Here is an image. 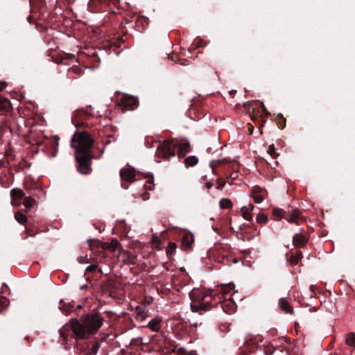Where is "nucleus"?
<instances>
[{
	"label": "nucleus",
	"instance_id": "f257e3e1",
	"mask_svg": "<svg viewBox=\"0 0 355 355\" xmlns=\"http://www.w3.org/2000/svg\"><path fill=\"white\" fill-rule=\"evenodd\" d=\"M104 320L101 314L94 310L83 315L80 320L77 318L71 319L69 323L59 329L61 345L64 349H70L73 343L69 339V334L71 333L78 338H83L88 335L94 336L102 327Z\"/></svg>",
	"mask_w": 355,
	"mask_h": 355
},
{
	"label": "nucleus",
	"instance_id": "f03ea898",
	"mask_svg": "<svg viewBox=\"0 0 355 355\" xmlns=\"http://www.w3.org/2000/svg\"><path fill=\"white\" fill-rule=\"evenodd\" d=\"M94 139L86 131L76 132L71 141V146L76 150L75 158L78 171L84 175L92 172V159L94 158L92 149Z\"/></svg>",
	"mask_w": 355,
	"mask_h": 355
},
{
	"label": "nucleus",
	"instance_id": "7ed1b4c3",
	"mask_svg": "<svg viewBox=\"0 0 355 355\" xmlns=\"http://www.w3.org/2000/svg\"><path fill=\"white\" fill-rule=\"evenodd\" d=\"M189 296L192 300L191 310L192 312H198L200 314L218 306H220L224 312L229 314L234 313L236 309V304L231 298L223 302H216V297L213 296L212 291L203 293L198 289L193 290Z\"/></svg>",
	"mask_w": 355,
	"mask_h": 355
},
{
	"label": "nucleus",
	"instance_id": "20e7f679",
	"mask_svg": "<svg viewBox=\"0 0 355 355\" xmlns=\"http://www.w3.org/2000/svg\"><path fill=\"white\" fill-rule=\"evenodd\" d=\"M175 149H178V155L182 158L191 150V147L187 140L178 141L176 139L164 140L159 144L156 150V156L164 160H168L175 156Z\"/></svg>",
	"mask_w": 355,
	"mask_h": 355
},
{
	"label": "nucleus",
	"instance_id": "39448f33",
	"mask_svg": "<svg viewBox=\"0 0 355 355\" xmlns=\"http://www.w3.org/2000/svg\"><path fill=\"white\" fill-rule=\"evenodd\" d=\"M74 339V348L78 355H96L101 347L102 340L96 336L88 335L83 338L69 334V339Z\"/></svg>",
	"mask_w": 355,
	"mask_h": 355
},
{
	"label": "nucleus",
	"instance_id": "423d86ee",
	"mask_svg": "<svg viewBox=\"0 0 355 355\" xmlns=\"http://www.w3.org/2000/svg\"><path fill=\"white\" fill-rule=\"evenodd\" d=\"M272 215L277 219L284 218L288 222L297 225L306 220L305 218L301 215V211L293 207H288L287 211L280 208H274L272 209Z\"/></svg>",
	"mask_w": 355,
	"mask_h": 355
},
{
	"label": "nucleus",
	"instance_id": "0eeeda50",
	"mask_svg": "<svg viewBox=\"0 0 355 355\" xmlns=\"http://www.w3.org/2000/svg\"><path fill=\"white\" fill-rule=\"evenodd\" d=\"M59 137L55 136L51 139L44 138L37 141V145L41 147V150L44 151L49 157H55L58 152Z\"/></svg>",
	"mask_w": 355,
	"mask_h": 355
},
{
	"label": "nucleus",
	"instance_id": "6e6552de",
	"mask_svg": "<svg viewBox=\"0 0 355 355\" xmlns=\"http://www.w3.org/2000/svg\"><path fill=\"white\" fill-rule=\"evenodd\" d=\"M227 247L217 245L207 251V257L209 259L221 263L222 260L227 254Z\"/></svg>",
	"mask_w": 355,
	"mask_h": 355
},
{
	"label": "nucleus",
	"instance_id": "1a4fd4ad",
	"mask_svg": "<svg viewBox=\"0 0 355 355\" xmlns=\"http://www.w3.org/2000/svg\"><path fill=\"white\" fill-rule=\"evenodd\" d=\"M119 105L123 112L133 110L139 106V101L137 97L125 94L120 98Z\"/></svg>",
	"mask_w": 355,
	"mask_h": 355
},
{
	"label": "nucleus",
	"instance_id": "9d476101",
	"mask_svg": "<svg viewBox=\"0 0 355 355\" xmlns=\"http://www.w3.org/2000/svg\"><path fill=\"white\" fill-rule=\"evenodd\" d=\"M119 174L121 180V187L124 189H128V183L133 182L136 180V172L132 168H121Z\"/></svg>",
	"mask_w": 355,
	"mask_h": 355
},
{
	"label": "nucleus",
	"instance_id": "9b49d317",
	"mask_svg": "<svg viewBox=\"0 0 355 355\" xmlns=\"http://www.w3.org/2000/svg\"><path fill=\"white\" fill-rule=\"evenodd\" d=\"M90 114L83 109L77 110L71 119L73 124L77 128H81L84 126V120L88 119Z\"/></svg>",
	"mask_w": 355,
	"mask_h": 355
},
{
	"label": "nucleus",
	"instance_id": "f8f14e48",
	"mask_svg": "<svg viewBox=\"0 0 355 355\" xmlns=\"http://www.w3.org/2000/svg\"><path fill=\"white\" fill-rule=\"evenodd\" d=\"M234 288H235V285L233 283L218 285L217 288L215 291L214 295H221V297H218L219 299H220L221 297L231 298V297H232L231 292L233 290H234Z\"/></svg>",
	"mask_w": 355,
	"mask_h": 355
},
{
	"label": "nucleus",
	"instance_id": "ddd939ff",
	"mask_svg": "<svg viewBox=\"0 0 355 355\" xmlns=\"http://www.w3.org/2000/svg\"><path fill=\"white\" fill-rule=\"evenodd\" d=\"M188 114L193 120L196 121L200 120L206 115L205 110L201 107V106L193 104L191 105L188 110Z\"/></svg>",
	"mask_w": 355,
	"mask_h": 355
},
{
	"label": "nucleus",
	"instance_id": "4468645a",
	"mask_svg": "<svg viewBox=\"0 0 355 355\" xmlns=\"http://www.w3.org/2000/svg\"><path fill=\"white\" fill-rule=\"evenodd\" d=\"M124 42L125 40L123 37L118 36L117 37H114L107 40L105 44H103V47L107 49H113V51L118 54L119 52H117L116 50L119 49L121 46V44H124Z\"/></svg>",
	"mask_w": 355,
	"mask_h": 355
},
{
	"label": "nucleus",
	"instance_id": "2eb2a0df",
	"mask_svg": "<svg viewBox=\"0 0 355 355\" xmlns=\"http://www.w3.org/2000/svg\"><path fill=\"white\" fill-rule=\"evenodd\" d=\"M194 243L193 235L190 232L184 233L181 239V248L184 251H190Z\"/></svg>",
	"mask_w": 355,
	"mask_h": 355
},
{
	"label": "nucleus",
	"instance_id": "dca6fc26",
	"mask_svg": "<svg viewBox=\"0 0 355 355\" xmlns=\"http://www.w3.org/2000/svg\"><path fill=\"white\" fill-rule=\"evenodd\" d=\"M267 196V191L259 186H255L252 190V196L254 202L261 203Z\"/></svg>",
	"mask_w": 355,
	"mask_h": 355
},
{
	"label": "nucleus",
	"instance_id": "f3484780",
	"mask_svg": "<svg viewBox=\"0 0 355 355\" xmlns=\"http://www.w3.org/2000/svg\"><path fill=\"white\" fill-rule=\"evenodd\" d=\"M308 241L309 238L303 233L295 234L293 237V245L296 248H304Z\"/></svg>",
	"mask_w": 355,
	"mask_h": 355
},
{
	"label": "nucleus",
	"instance_id": "a211bd4d",
	"mask_svg": "<svg viewBox=\"0 0 355 355\" xmlns=\"http://www.w3.org/2000/svg\"><path fill=\"white\" fill-rule=\"evenodd\" d=\"M59 304L60 310L65 315H68L75 310V302L73 300L69 302L65 300H60Z\"/></svg>",
	"mask_w": 355,
	"mask_h": 355
},
{
	"label": "nucleus",
	"instance_id": "6ab92c4d",
	"mask_svg": "<svg viewBox=\"0 0 355 355\" xmlns=\"http://www.w3.org/2000/svg\"><path fill=\"white\" fill-rule=\"evenodd\" d=\"M12 181L13 174L12 173L8 174L4 171L1 172L0 174V185L3 187L8 188L12 184Z\"/></svg>",
	"mask_w": 355,
	"mask_h": 355
},
{
	"label": "nucleus",
	"instance_id": "aec40b11",
	"mask_svg": "<svg viewBox=\"0 0 355 355\" xmlns=\"http://www.w3.org/2000/svg\"><path fill=\"white\" fill-rule=\"evenodd\" d=\"M254 208V206L250 203L248 206H243L241 209V215L247 220H252V211H253Z\"/></svg>",
	"mask_w": 355,
	"mask_h": 355
},
{
	"label": "nucleus",
	"instance_id": "412c9836",
	"mask_svg": "<svg viewBox=\"0 0 355 355\" xmlns=\"http://www.w3.org/2000/svg\"><path fill=\"white\" fill-rule=\"evenodd\" d=\"M149 19L145 16L139 15L135 21V26L139 31H143L148 25Z\"/></svg>",
	"mask_w": 355,
	"mask_h": 355
},
{
	"label": "nucleus",
	"instance_id": "4be33fe9",
	"mask_svg": "<svg viewBox=\"0 0 355 355\" xmlns=\"http://www.w3.org/2000/svg\"><path fill=\"white\" fill-rule=\"evenodd\" d=\"M115 284L112 281H108L104 286L103 291L105 295L111 297H115Z\"/></svg>",
	"mask_w": 355,
	"mask_h": 355
},
{
	"label": "nucleus",
	"instance_id": "5701e85b",
	"mask_svg": "<svg viewBox=\"0 0 355 355\" xmlns=\"http://www.w3.org/2000/svg\"><path fill=\"white\" fill-rule=\"evenodd\" d=\"M135 319L138 322L141 323L144 322L146 318L148 317V315L146 313L144 309L142 307L137 306L135 309V311L133 314Z\"/></svg>",
	"mask_w": 355,
	"mask_h": 355
},
{
	"label": "nucleus",
	"instance_id": "b1692460",
	"mask_svg": "<svg viewBox=\"0 0 355 355\" xmlns=\"http://www.w3.org/2000/svg\"><path fill=\"white\" fill-rule=\"evenodd\" d=\"M162 318L157 316L150 320L147 327L153 331H158L161 327Z\"/></svg>",
	"mask_w": 355,
	"mask_h": 355
},
{
	"label": "nucleus",
	"instance_id": "393cba45",
	"mask_svg": "<svg viewBox=\"0 0 355 355\" xmlns=\"http://www.w3.org/2000/svg\"><path fill=\"white\" fill-rule=\"evenodd\" d=\"M12 109L10 101L0 95V111L9 112Z\"/></svg>",
	"mask_w": 355,
	"mask_h": 355
},
{
	"label": "nucleus",
	"instance_id": "a878e982",
	"mask_svg": "<svg viewBox=\"0 0 355 355\" xmlns=\"http://www.w3.org/2000/svg\"><path fill=\"white\" fill-rule=\"evenodd\" d=\"M279 305L280 309L286 313L293 314V309L285 298H281L279 301Z\"/></svg>",
	"mask_w": 355,
	"mask_h": 355
},
{
	"label": "nucleus",
	"instance_id": "bb28decb",
	"mask_svg": "<svg viewBox=\"0 0 355 355\" xmlns=\"http://www.w3.org/2000/svg\"><path fill=\"white\" fill-rule=\"evenodd\" d=\"M10 196L12 200H21L24 198L25 193L21 189L15 188L10 191Z\"/></svg>",
	"mask_w": 355,
	"mask_h": 355
},
{
	"label": "nucleus",
	"instance_id": "cd10ccee",
	"mask_svg": "<svg viewBox=\"0 0 355 355\" xmlns=\"http://www.w3.org/2000/svg\"><path fill=\"white\" fill-rule=\"evenodd\" d=\"M176 248H177V245L175 243H173V242L168 243V244L166 247V255L168 259H171L173 258V255L175 253Z\"/></svg>",
	"mask_w": 355,
	"mask_h": 355
},
{
	"label": "nucleus",
	"instance_id": "c85d7f7f",
	"mask_svg": "<svg viewBox=\"0 0 355 355\" xmlns=\"http://www.w3.org/2000/svg\"><path fill=\"white\" fill-rule=\"evenodd\" d=\"M303 257L301 251H297L295 254H292L289 258V262L292 266H295L298 263L299 261Z\"/></svg>",
	"mask_w": 355,
	"mask_h": 355
},
{
	"label": "nucleus",
	"instance_id": "c756f323",
	"mask_svg": "<svg viewBox=\"0 0 355 355\" xmlns=\"http://www.w3.org/2000/svg\"><path fill=\"white\" fill-rule=\"evenodd\" d=\"M184 163L187 168L192 167L198 163V159L196 156L191 155L185 158Z\"/></svg>",
	"mask_w": 355,
	"mask_h": 355
},
{
	"label": "nucleus",
	"instance_id": "7c9ffc66",
	"mask_svg": "<svg viewBox=\"0 0 355 355\" xmlns=\"http://www.w3.org/2000/svg\"><path fill=\"white\" fill-rule=\"evenodd\" d=\"M275 122L277 127L281 130L284 129L286 127V119L283 116L282 114L281 113H279L277 115Z\"/></svg>",
	"mask_w": 355,
	"mask_h": 355
},
{
	"label": "nucleus",
	"instance_id": "2f4dec72",
	"mask_svg": "<svg viewBox=\"0 0 355 355\" xmlns=\"http://www.w3.org/2000/svg\"><path fill=\"white\" fill-rule=\"evenodd\" d=\"M74 58V55L71 54H66L64 53L62 55L60 56V58H57L55 62L58 63H62L64 64H67V60H71Z\"/></svg>",
	"mask_w": 355,
	"mask_h": 355
},
{
	"label": "nucleus",
	"instance_id": "473e14b6",
	"mask_svg": "<svg viewBox=\"0 0 355 355\" xmlns=\"http://www.w3.org/2000/svg\"><path fill=\"white\" fill-rule=\"evenodd\" d=\"M29 1L31 6L36 9H40L46 4L45 0H29Z\"/></svg>",
	"mask_w": 355,
	"mask_h": 355
},
{
	"label": "nucleus",
	"instance_id": "72a5a7b5",
	"mask_svg": "<svg viewBox=\"0 0 355 355\" xmlns=\"http://www.w3.org/2000/svg\"><path fill=\"white\" fill-rule=\"evenodd\" d=\"M24 205L28 209L32 208L35 204V200L32 196L24 197Z\"/></svg>",
	"mask_w": 355,
	"mask_h": 355
},
{
	"label": "nucleus",
	"instance_id": "f704fd0d",
	"mask_svg": "<svg viewBox=\"0 0 355 355\" xmlns=\"http://www.w3.org/2000/svg\"><path fill=\"white\" fill-rule=\"evenodd\" d=\"M219 205L221 209H231L233 206L229 198H222L219 202Z\"/></svg>",
	"mask_w": 355,
	"mask_h": 355
},
{
	"label": "nucleus",
	"instance_id": "c9c22d12",
	"mask_svg": "<svg viewBox=\"0 0 355 355\" xmlns=\"http://www.w3.org/2000/svg\"><path fill=\"white\" fill-rule=\"evenodd\" d=\"M15 218L19 223L22 225L25 224L28 220L26 216L20 211L15 213Z\"/></svg>",
	"mask_w": 355,
	"mask_h": 355
},
{
	"label": "nucleus",
	"instance_id": "e433bc0d",
	"mask_svg": "<svg viewBox=\"0 0 355 355\" xmlns=\"http://www.w3.org/2000/svg\"><path fill=\"white\" fill-rule=\"evenodd\" d=\"M257 223L260 225H265L268 222V216L263 213H259L257 216Z\"/></svg>",
	"mask_w": 355,
	"mask_h": 355
},
{
	"label": "nucleus",
	"instance_id": "4c0bfd02",
	"mask_svg": "<svg viewBox=\"0 0 355 355\" xmlns=\"http://www.w3.org/2000/svg\"><path fill=\"white\" fill-rule=\"evenodd\" d=\"M346 343L350 347H355V334L349 333L346 338Z\"/></svg>",
	"mask_w": 355,
	"mask_h": 355
},
{
	"label": "nucleus",
	"instance_id": "58836bf2",
	"mask_svg": "<svg viewBox=\"0 0 355 355\" xmlns=\"http://www.w3.org/2000/svg\"><path fill=\"white\" fill-rule=\"evenodd\" d=\"M203 46V41L201 39L196 38L191 44V48L193 50Z\"/></svg>",
	"mask_w": 355,
	"mask_h": 355
},
{
	"label": "nucleus",
	"instance_id": "ea45409f",
	"mask_svg": "<svg viewBox=\"0 0 355 355\" xmlns=\"http://www.w3.org/2000/svg\"><path fill=\"white\" fill-rule=\"evenodd\" d=\"M267 152L273 158H275L278 156V154L276 153L275 147L273 144L269 146Z\"/></svg>",
	"mask_w": 355,
	"mask_h": 355
},
{
	"label": "nucleus",
	"instance_id": "a19ab883",
	"mask_svg": "<svg viewBox=\"0 0 355 355\" xmlns=\"http://www.w3.org/2000/svg\"><path fill=\"white\" fill-rule=\"evenodd\" d=\"M232 254H230V251L227 250V254L224 257V259L222 260L221 263L223 265H230L232 263V260L230 259Z\"/></svg>",
	"mask_w": 355,
	"mask_h": 355
},
{
	"label": "nucleus",
	"instance_id": "79ce46f5",
	"mask_svg": "<svg viewBox=\"0 0 355 355\" xmlns=\"http://www.w3.org/2000/svg\"><path fill=\"white\" fill-rule=\"evenodd\" d=\"M8 303V300L6 297L0 298V311L3 309V307L6 306Z\"/></svg>",
	"mask_w": 355,
	"mask_h": 355
},
{
	"label": "nucleus",
	"instance_id": "37998d69",
	"mask_svg": "<svg viewBox=\"0 0 355 355\" xmlns=\"http://www.w3.org/2000/svg\"><path fill=\"white\" fill-rule=\"evenodd\" d=\"M216 182H217L216 189H219V190H223V189L224 188V187L225 185V182L219 178L217 180Z\"/></svg>",
	"mask_w": 355,
	"mask_h": 355
},
{
	"label": "nucleus",
	"instance_id": "c03bdc74",
	"mask_svg": "<svg viewBox=\"0 0 355 355\" xmlns=\"http://www.w3.org/2000/svg\"><path fill=\"white\" fill-rule=\"evenodd\" d=\"M97 268H98V266L96 265L92 264L87 267L86 272H94L97 270Z\"/></svg>",
	"mask_w": 355,
	"mask_h": 355
},
{
	"label": "nucleus",
	"instance_id": "a18cd8bd",
	"mask_svg": "<svg viewBox=\"0 0 355 355\" xmlns=\"http://www.w3.org/2000/svg\"><path fill=\"white\" fill-rule=\"evenodd\" d=\"M119 245V243L118 242V241L116 239H114L112 241V243H110V248L114 251L117 248Z\"/></svg>",
	"mask_w": 355,
	"mask_h": 355
},
{
	"label": "nucleus",
	"instance_id": "49530a36",
	"mask_svg": "<svg viewBox=\"0 0 355 355\" xmlns=\"http://www.w3.org/2000/svg\"><path fill=\"white\" fill-rule=\"evenodd\" d=\"M8 167V162L6 160H0V169L3 170Z\"/></svg>",
	"mask_w": 355,
	"mask_h": 355
},
{
	"label": "nucleus",
	"instance_id": "de8ad7c7",
	"mask_svg": "<svg viewBox=\"0 0 355 355\" xmlns=\"http://www.w3.org/2000/svg\"><path fill=\"white\" fill-rule=\"evenodd\" d=\"M78 260V261L80 263H87V257H83V256L79 257Z\"/></svg>",
	"mask_w": 355,
	"mask_h": 355
},
{
	"label": "nucleus",
	"instance_id": "09e8293b",
	"mask_svg": "<svg viewBox=\"0 0 355 355\" xmlns=\"http://www.w3.org/2000/svg\"><path fill=\"white\" fill-rule=\"evenodd\" d=\"M92 59L95 62H100V59H99L98 55L95 52L92 53Z\"/></svg>",
	"mask_w": 355,
	"mask_h": 355
},
{
	"label": "nucleus",
	"instance_id": "8fccbe9b",
	"mask_svg": "<svg viewBox=\"0 0 355 355\" xmlns=\"http://www.w3.org/2000/svg\"><path fill=\"white\" fill-rule=\"evenodd\" d=\"M7 86V83L5 81H0V92L6 88Z\"/></svg>",
	"mask_w": 355,
	"mask_h": 355
},
{
	"label": "nucleus",
	"instance_id": "3c124183",
	"mask_svg": "<svg viewBox=\"0 0 355 355\" xmlns=\"http://www.w3.org/2000/svg\"><path fill=\"white\" fill-rule=\"evenodd\" d=\"M262 111L263 112V114L266 116H268L270 114V112L266 110L265 105L263 104H262Z\"/></svg>",
	"mask_w": 355,
	"mask_h": 355
},
{
	"label": "nucleus",
	"instance_id": "603ef678",
	"mask_svg": "<svg viewBox=\"0 0 355 355\" xmlns=\"http://www.w3.org/2000/svg\"><path fill=\"white\" fill-rule=\"evenodd\" d=\"M72 70L74 73H78V74H80L81 72H82V69L78 67H73L72 68Z\"/></svg>",
	"mask_w": 355,
	"mask_h": 355
},
{
	"label": "nucleus",
	"instance_id": "864d4df0",
	"mask_svg": "<svg viewBox=\"0 0 355 355\" xmlns=\"http://www.w3.org/2000/svg\"><path fill=\"white\" fill-rule=\"evenodd\" d=\"M26 233L29 236H34L35 235V233H34L32 230H30L28 228H26Z\"/></svg>",
	"mask_w": 355,
	"mask_h": 355
},
{
	"label": "nucleus",
	"instance_id": "5fc2aeb1",
	"mask_svg": "<svg viewBox=\"0 0 355 355\" xmlns=\"http://www.w3.org/2000/svg\"><path fill=\"white\" fill-rule=\"evenodd\" d=\"M146 178H150V180H148V182H153V175L152 174H148L145 176Z\"/></svg>",
	"mask_w": 355,
	"mask_h": 355
},
{
	"label": "nucleus",
	"instance_id": "6e6d98bb",
	"mask_svg": "<svg viewBox=\"0 0 355 355\" xmlns=\"http://www.w3.org/2000/svg\"><path fill=\"white\" fill-rule=\"evenodd\" d=\"M238 177V174L236 172H233L232 173V174L230 175V178L232 179V180H236V178Z\"/></svg>",
	"mask_w": 355,
	"mask_h": 355
},
{
	"label": "nucleus",
	"instance_id": "4d7b16f0",
	"mask_svg": "<svg viewBox=\"0 0 355 355\" xmlns=\"http://www.w3.org/2000/svg\"><path fill=\"white\" fill-rule=\"evenodd\" d=\"M230 259L232 260V263H236L239 261L238 259L236 257H234L233 255L231 256Z\"/></svg>",
	"mask_w": 355,
	"mask_h": 355
},
{
	"label": "nucleus",
	"instance_id": "13d9d810",
	"mask_svg": "<svg viewBox=\"0 0 355 355\" xmlns=\"http://www.w3.org/2000/svg\"><path fill=\"white\" fill-rule=\"evenodd\" d=\"M87 242H88V244L89 245L90 248L93 249V243L94 242V241L90 239V240H88Z\"/></svg>",
	"mask_w": 355,
	"mask_h": 355
},
{
	"label": "nucleus",
	"instance_id": "bf43d9fd",
	"mask_svg": "<svg viewBox=\"0 0 355 355\" xmlns=\"http://www.w3.org/2000/svg\"><path fill=\"white\" fill-rule=\"evenodd\" d=\"M212 187H213V184L211 182H208L206 183V187L208 189H210Z\"/></svg>",
	"mask_w": 355,
	"mask_h": 355
},
{
	"label": "nucleus",
	"instance_id": "052dcab7",
	"mask_svg": "<svg viewBox=\"0 0 355 355\" xmlns=\"http://www.w3.org/2000/svg\"><path fill=\"white\" fill-rule=\"evenodd\" d=\"M37 190L36 189H30L28 191V193L31 195V196H34L35 194V191Z\"/></svg>",
	"mask_w": 355,
	"mask_h": 355
},
{
	"label": "nucleus",
	"instance_id": "680f3d73",
	"mask_svg": "<svg viewBox=\"0 0 355 355\" xmlns=\"http://www.w3.org/2000/svg\"><path fill=\"white\" fill-rule=\"evenodd\" d=\"M82 309V305L78 304L76 307L75 308L74 311H77L78 310H80Z\"/></svg>",
	"mask_w": 355,
	"mask_h": 355
},
{
	"label": "nucleus",
	"instance_id": "e2e57ef3",
	"mask_svg": "<svg viewBox=\"0 0 355 355\" xmlns=\"http://www.w3.org/2000/svg\"><path fill=\"white\" fill-rule=\"evenodd\" d=\"M230 94L232 96H234V95L236 93V90H232L230 92H229Z\"/></svg>",
	"mask_w": 355,
	"mask_h": 355
},
{
	"label": "nucleus",
	"instance_id": "0e129e2a",
	"mask_svg": "<svg viewBox=\"0 0 355 355\" xmlns=\"http://www.w3.org/2000/svg\"><path fill=\"white\" fill-rule=\"evenodd\" d=\"M69 4L73 3L75 0H66Z\"/></svg>",
	"mask_w": 355,
	"mask_h": 355
},
{
	"label": "nucleus",
	"instance_id": "69168bd1",
	"mask_svg": "<svg viewBox=\"0 0 355 355\" xmlns=\"http://www.w3.org/2000/svg\"><path fill=\"white\" fill-rule=\"evenodd\" d=\"M315 288H316V287H315V286H311V291L312 292H314V291H315Z\"/></svg>",
	"mask_w": 355,
	"mask_h": 355
},
{
	"label": "nucleus",
	"instance_id": "338daca9",
	"mask_svg": "<svg viewBox=\"0 0 355 355\" xmlns=\"http://www.w3.org/2000/svg\"><path fill=\"white\" fill-rule=\"evenodd\" d=\"M28 21L30 23L31 22V16H29V17H28Z\"/></svg>",
	"mask_w": 355,
	"mask_h": 355
}]
</instances>
